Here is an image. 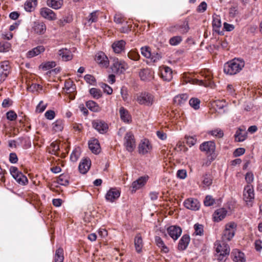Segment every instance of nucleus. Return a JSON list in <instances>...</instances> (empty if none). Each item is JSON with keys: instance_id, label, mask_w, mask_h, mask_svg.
I'll return each mask as SVG.
<instances>
[{"instance_id": "nucleus-29", "label": "nucleus", "mask_w": 262, "mask_h": 262, "mask_svg": "<svg viewBox=\"0 0 262 262\" xmlns=\"http://www.w3.org/2000/svg\"><path fill=\"white\" fill-rule=\"evenodd\" d=\"M134 245L137 252H141L143 246V242L142 236L140 233L137 234L135 237Z\"/></svg>"}, {"instance_id": "nucleus-5", "label": "nucleus", "mask_w": 262, "mask_h": 262, "mask_svg": "<svg viewBox=\"0 0 262 262\" xmlns=\"http://www.w3.org/2000/svg\"><path fill=\"white\" fill-rule=\"evenodd\" d=\"M243 199L248 205L251 206V203L254 199V192L253 185L247 184L243 191Z\"/></svg>"}, {"instance_id": "nucleus-17", "label": "nucleus", "mask_w": 262, "mask_h": 262, "mask_svg": "<svg viewBox=\"0 0 262 262\" xmlns=\"http://www.w3.org/2000/svg\"><path fill=\"white\" fill-rule=\"evenodd\" d=\"M93 127L101 134L106 133L108 129V126L104 122L100 120H94L92 122Z\"/></svg>"}, {"instance_id": "nucleus-57", "label": "nucleus", "mask_w": 262, "mask_h": 262, "mask_svg": "<svg viewBox=\"0 0 262 262\" xmlns=\"http://www.w3.org/2000/svg\"><path fill=\"white\" fill-rule=\"evenodd\" d=\"M201 74L203 76H204L208 81L211 80L212 78V73L209 70H204L201 71Z\"/></svg>"}, {"instance_id": "nucleus-26", "label": "nucleus", "mask_w": 262, "mask_h": 262, "mask_svg": "<svg viewBox=\"0 0 262 262\" xmlns=\"http://www.w3.org/2000/svg\"><path fill=\"white\" fill-rule=\"evenodd\" d=\"M89 147L94 154H97L100 151V146L99 141L96 139H91L89 142Z\"/></svg>"}, {"instance_id": "nucleus-44", "label": "nucleus", "mask_w": 262, "mask_h": 262, "mask_svg": "<svg viewBox=\"0 0 262 262\" xmlns=\"http://www.w3.org/2000/svg\"><path fill=\"white\" fill-rule=\"evenodd\" d=\"M69 176L64 174L60 175L57 179V182L59 184L64 186L69 184Z\"/></svg>"}, {"instance_id": "nucleus-20", "label": "nucleus", "mask_w": 262, "mask_h": 262, "mask_svg": "<svg viewBox=\"0 0 262 262\" xmlns=\"http://www.w3.org/2000/svg\"><path fill=\"white\" fill-rule=\"evenodd\" d=\"M227 211L224 208L216 209L213 214V220L215 222L222 221L227 215Z\"/></svg>"}, {"instance_id": "nucleus-33", "label": "nucleus", "mask_w": 262, "mask_h": 262, "mask_svg": "<svg viewBox=\"0 0 262 262\" xmlns=\"http://www.w3.org/2000/svg\"><path fill=\"white\" fill-rule=\"evenodd\" d=\"M86 106L91 111L99 112L101 109L99 105L93 100H89L86 102Z\"/></svg>"}, {"instance_id": "nucleus-61", "label": "nucleus", "mask_w": 262, "mask_h": 262, "mask_svg": "<svg viewBox=\"0 0 262 262\" xmlns=\"http://www.w3.org/2000/svg\"><path fill=\"white\" fill-rule=\"evenodd\" d=\"M245 180L248 184H251L254 180V176L252 172H248L245 175Z\"/></svg>"}, {"instance_id": "nucleus-4", "label": "nucleus", "mask_w": 262, "mask_h": 262, "mask_svg": "<svg viewBox=\"0 0 262 262\" xmlns=\"http://www.w3.org/2000/svg\"><path fill=\"white\" fill-rule=\"evenodd\" d=\"M216 252L219 253L218 260L220 261H225L227 256L229 254L230 248L228 245L223 241L222 243L217 244Z\"/></svg>"}, {"instance_id": "nucleus-55", "label": "nucleus", "mask_w": 262, "mask_h": 262, "mask_svg": "<svg viewBox=\"0 0 262 262\" xmlns=\"http://www.w3.org/2000/svg\"><path fill=\"white\" fill-rule=\"evenodd\" d=\"M215 203L214 199L211 195H207L204 201V204L206 206H210Z\"/></svg>"}, {"instance_id": "nucleus-43", "label": "nucleus", "mask_w": 262, "mask_h": 262, "mask_svg": "<svg viewBox=\"0 0 262 262\" xmlns=\"http://www.w3.org/2000/svg\"><path fill=\"white\" fill-rule=\"evenodd\" d=\"M64 88L67 93H72L75 91V86L73 81L71 80L66 81L64 83Z\"/></svg>"}, {"instance_id": "nucleus-30", "label": "nucleus", "mask_w": 262, "mask_h": 262, "mask_svg": "<svg viewBox=\"0 0 262 262\" xmlns=\"http://www.w3.org/2000/svg\"><path fill=\"white\" fill-rule=\"evenodd\" d=\"M59 55L62 60L69 61L73 58V55L70 50L64 48L60 49L58 52Z\"/></svg>"}, {"instance_id": "nucleus-9", "label": "nucleus", "mask_w": 262, "mask_h": 262, "mask_svg": "<svg viewBox=\"0 0 262 262\" xmlns=\"http://www.w3.org/2000/svg\"><path fill=\"white\" fill-rule=\"evenodd\" d=\"M152 149V145L147 139L141 140L138 146V151L140 154L145 155L149 153Z\"/></svg>"}, {"instance_id": "nucleus-40", "label": "nucleus", "mask_w": 262, "mask_h": 262, "mask_svg": "<svg viewBox=\"0 0 262 262\" xmlns=\"http://www.w3.org/2000/svg\"><path fill=\"white\" fill-rule=\"evenodd\" d=\"M155 242L156 245L160 248H161V250L165 253H167L168 252V248L165 246L164 243V242L159 236L155 237Z\"/></svg>"}, {"instance_id": "nucleus-7", "label": "nucleus", "mask_w": 262, "mask_h": 262, "mask_svg": "<svg viewBox=\"0 0 262 262\" xmlns=\"http://www.w3.org/2000/svg\"><path fill=\"white\" fill-rule=\"evenodd\" d=\"M128 68L126 62L123 60H120L118 58L114 59L112 66V71L116 73H122Z\"/></svg>"}, {"instance_id": "nucleus-16", "label": "nucleus", "mask_w": 262, "mask_h": 262, "mask_svg": "<svg viewBox=\"0 0 262 262\" xmlns=\"http://www.w3.org/2000/svg\"><path fill=\"white\" fill-rule=\"evenodd\" d=\"M184 206L192 210H198L200 207V203L197 199L189 198L184 202Z\"/></svg>"}, {"instance_id": "nucleus-22", "label": "nucleus", "mask_w": 262, "mask_h": 262, "mask_svg": "<svg viewBox=\"0 0 262 262\" xmlns=\"http://www.w3.org/2000/svg\"><path fill=\"white\" fill-rule=\"evenodd\" d=\"M169 235L174 240H177L180 236V228L177 226H171L167 228Z\"/></svg>"}, {"instance_id": "nucleus-59", "label": "nucleus", "mask_w": 262, "mask_h": 262, "mask_svg": "<svg viewBox=\"0 0 262 262\" xmlns=\"http://www.w3.org/2000/svg\"><path fill=\"white\" fill-rule=\"evenodd\" d=\"M7 119L10 121H14L17 118V114L13 111H10L6 113Z\"/></svg>"}, {"instance_id": "nucleus-54", "label": "nucleus", "mask_w": 262, "mask_h": 262, "mask_svg": "<svg viewBox=\"0 0 262 262\" xmlns=\"http://www.w3.org/2000/svg\"><path fill=\"white\" fill-rule=\"evenodd\" d=\"M196 142V139L192 137H185L183 143H186L190 147L194 145Z\"/></svg>"}, {"instance_id": "nucleus-12", "label": "nucleus", "mask_w": 262, "mask_h": 262, "mask_svg": "<svg viewBox=\"0 0 262 262\" xmlns=\"http://www.w3.org/2000/svg\"><path fill=\"white\" fill-rule=\"evenodd\" d=\"M183 79V84H187L188 83H190L191 84H198L199 85H205L206 86L207 84L205 82L204 80H199L197 79H193L191 77H190V74L189 73H184L182 75V77H181V79Z\"/></svg>"}, {"instance_id": "nucleus-1", "label": "nucleus", "mask_w": 262, "mask_h": 262, "mask_svg": "<svg viewBox=\"0 0 262 262\" xmlns=\"http://www.w3.org/2000/svg\"><path fill=\"white\" fill-rule=\"evenodd\" d=\"M244 66V60L239 58H234L225 63L224 71L227 74L235 75L239 73Z\"/></svg>"}, {"instance_id": "nucleus-64", "label": "nucleus", "mask_w": 262, "mask_h": 262, "mask_svg": "<svg viewBox=\"0 0 262 262\" xmlns=\"http://www.w3.org/2000/svg\"><path fill=\"white\" fill-rule=\"evenodd\" d=\"M169 42L171 46L178 45L180 42V37L174 36L169 39Z\"/></svg>"}, {"instance_id": "nucleus-47", "label": "nucleus", "mask_w": 262, "mask_h": 262, "mask_svg": "<svg viewBox=\"0 0 262 262\" xmlns=\"http://www.w3.org/2000/svg\"><path fill=\"white\" fill-rule=\"evenodd\" d=\"M80 149L79 148H75L70 156V159L72 162H76L80 157Z\"/></svg>"}, {"instance_id": "nucleus-18", "label": "nucleus", "mask_w": 262, "mask_h": 262, "mask_svg": "<svg viewBox=\"0 0 262 262\" xmlns=\"http://www.w3.org/2000/svg\"><path fill=\"white\" fill-rule=\"evenodd\" d=\"M235 141L236 142H243L247 138V132L246 127L244 126L237 128L234 135Z\"/></svg>"}, {"instance_id": "nucleus-3", "label": "nucleus", "mask_w": 262, "mask_h": 262, "mask_svg": "<svg viewBox=\"0 0 262 262\" xmlns=\"http://www.w3.org/2000/svg\"><path fill=\"white\" fill-rule=\"evenodd\" d=\"M237 224L234 222H230L225 225L222 233V239L223 241H230L235 235L237 228Z\"/></svg>"}, {"instance_id": "nucleus-60", "label": "nucleus", "mask_w": 262, "mask_h": 262, "mask_svg": "<svg viewBox=\"0 0 262 262\" xmlns=\"http://www.w3.org/2000/svg\"><path fill=\"white\" fill-rule=\"evenodd\" d=\"M10 172L13 178L15 177L17 178L18 177V174L19 175V173H21L18 170V168L15 166H11L10 168Z\"/></svg>"}, {"instance_id": "nucleus-6", "label": "nucleus", "mask_w": 262, "mask_h": 262, "mask_svg": "<svg viewBox=\"0 0 262 262\" xmlns=\"http://www.w3.org/2000/svg\"><path fill=\"white\" fill-rule=\"evenodd\" d=\"M124 146L128 152H132L136 148V140L132 132L126 133L124 138Z\"/></svg>"}, {"instance_id": "nucleus-41", "label": "nucleus", "mask_w": 262, "mask_h": 262, "mask_svg": "<svg viewBox=\"0 0 262 262\" xmlns=\"http://www.w3.org/2000/svg\"><path fill=\"white\" fill-rule=\"evenodd\" d=\"M11 49V44L8 41H0V52H7Z\"/></svg>"}, {"instance_id": "nucleus-51", "label": "nucleus", "mask_w": 262, "mask_h": 262, "mask_svg": "<svg viewBox=\"0 0 262 262\" xmlns=\"http://www.w3.org/2000/svg\"><path fill=\"white\" fill-rule=\"evenodd\" d=\"M141 54L145 58H149L151 57V53L150 50L148 47H144L141 48Z\"/></svg>"}, {"instance_id": "nucleus-48", "label": "nucleus", "mask_w": 262, "mask_h": 262, "mask_svg": "<svg viewBox=\"0 0 262 262\" xmlns=\"http://www.w3.org/2000/svg\"><path fill=\"white\" fill-rule=\"evenodd\" d=\"M90 93L95 99H99L102 96L101 90L96 88L91 89L90 90Z\"/></svg>"}, {"instance_id": "nucleus-19", "label": "nucleus", "mask_w": 262, "mask_h": 262, "mask_svg": "<svg viewBox=\"0 0 262 262\" xmlns=\"http://www.w3.org/2000/svg\"><path fill=\"white\" fill-rule=\"evenodd\" d=\"M147 179L144 177H141L138 180L134 181L131 186V191L133 193L142 188L146 184Z\"/></svg>"}, {"instance_id": "nucleus-63", "label": "nucleus", "mask_w": 262, "mask_h": 262, "mask_svg": "<svg viewBox=\"0 0 262 262\" xmlns=\"http://www.w3.org/2000/svg\"><path fill=\"white\" fill-rule=\"evenodd\" d=\"M45 117L50 120H53L55 117V113L54 111L48 110L45 114Z\"/></svg>"}, {"instance_id": "nucleus-10", "label": "nucleus", "mask_w": 262, "mask_h": 262, "mask_svg": "<svg viewBox=\"0 0 262 262\" xmlns=\"http://www.w3.org/2000/svg\"><path fill=\"white\" fill-rule=\"evenodd\" d=\"M10 67L8 61H4L0 64V83L3 82L10 73Z\"/></svg>"}, {"instance_id": "nucleus-42", "label": "nucleus", "mask_w": 262, "mask_h": 262, "mask_svg": "<svg viewBox=\"0 0 262 262\" xmlns=\"http://www.w3.org/2000/svg\"><path fill=\"white\" fill-rule=\"evenodd\" d=\"M14 179L20 185H26L28 183L27 178L23 173H19L17 178L15 177Z\"/></svg>"}, {"instance_id": "nucleus-45", "label": "nucleus", "mask_w": 262, "mask_h": 262, "mask_svg": "<svg viewBox=\"0 0 262 262\" xmlns=\"http://www.w3.org/2000/svg\"><path fill=\"white\" fill-rule=\"evenodd\" d=\"M190 237L189 235L185 234L181 238V250L185 249L190 242Z\"/></svg>"}, {"instance_id": "nucleus-49", "label": "nucleus", "mask_w": 262, "mask_h": 262, "mask_svg": "<svg viewBox=\"0 0 262 262\" xmlns=\"http://www.w3.org/2000/svg\"><path fill=\"white\" fill-rule=\"evenodd\" d=\"M127 56L132 60L137 61L140 59L139 53L135 50H130L127 54Z\"/></svg>"}, {"instance_id": "nucleus-32", "label": "nucleus", "mask_w": 262, "mask_h": 262, "mask_svg": "<svg viewBox=\"0 0 262 262\" xmlns=\"http://www.w3.org/2000/svg\"><path fill=\"white\" fill-rule=\"evenodd\" d=\"M233 256V260L235 262H245V258L244 254L239 251L238 249H234L231 253Z\"/></svg>"}, {"instance_id": "nucleus-15", "label": "nucleus", "mask_w": 262, "mask_h": 262, "mask_svg": "<svg viewBox=\"0 0 262 262\" xmlns=\"http://www.w3.org/2000/svg\"><path fill=\"white\" fill-rule=\"evenodd\" d=\"M120 196V191L116 188H111L106 193L105 195V199L111 203L115 202Z\"/></svg>"}, {"instance_id": "nucleus-62", "label": "nucleus", "mask_w": 262, "mask_h": 262, "mask_svg": "<svg viewBox=\"0 0 262 262\" xmlns=\"http://www.w3.org/2000/svg\"><path fill=\"white\" fill-rule=\"evenodd\" d=\"M212 26L214 29H219L221 27V21L218 17L213 18Z\"/></svg>"}, {"instance_id": "nucleus-8", "label": "nucleus", "mask_w": 262, "mask_h": 262, "mask_svg": "<svg viewBox=\"0 0 262 262\" xmlns=\"http://www.w3.org/2000/svg\"><path fill=\"white\" fill-rule=\"evenodd\" d=\"M46 30L47 26L43 22L39 21L33 22L31 28V32L34 34L39 35H43L46 33Z\"/></svg>"}, {"instance_id": "nucleus-14", "label": "nucleus", "mask_w": 262, "mask_h": 262, "mask_svg": "<svg viewBox=\"0 0 262 262\" xmlns=\"http://www.w3.org/2000/svg\"><path fill=\"white\" fill-rule=\"evenodd\" d=\"M139 76L142 81H150L154 78V72L148 68L143 69L139 71Z\"/></svg>"}, {"instance_id": "nucleus-53", "label": "nucleus", "mask_w": 262, "mask_h": 262, "mask_svg": "<svg viewBox=\"0 0 262 262\" xmlns=\"http://www.w3.org/2000/svg\"><path fill=\"white\" fill-rule=\"evenodd\" d=\"M55 66V62L54 61H48L45 63H42L40 67L44 70H49L53 67Z\"/></svg>"}, {"instance_id": "nucleus-11", "label": "nucleus", "mask_w": 262, "mask_h": 262, "mask_svg": "<svg viewBox=\"0 0 262 262\" xmlns=\"http://www.w3.org/2000/svg\"><path fill=\"white\" fill-rule=\"evenodd\" d=\"M200 149L206 154L212 155L215 152V144L213 141H207L200 145Z\"/></svg>"}, {"instance_id": "nucleus-28", "label": "nucleus", "mask_w": 262, "mask_h": 262, "mask_svg": "<svg viewBox=\"0 0 262 262\" xmlns=\"http://www.w3.org/2000/svg\"><path fill=\"white\" fill-rule=\"evenodd\" d=\"M98 11H95L91 13L89 16L85 18L84 23L85 25L90 26L92 23L98 20Z\"/></svg>"}, {"instance_id": "nucleus-34", "label": "nucleus", "mask_w": 262, "mask_h": 262, "mask_svg": "<svg viewBox=\"0 0 262 262\" xmlns=\"http://www.w3.org/2000/svg\"><path fill=\"white\" fill-rule=\"evenodd\" d=\"M63 250L62 248L60 247L55 251L53 262H63Z\"/></svg>"}, {"instance_id": "nucleus-2", "label": "nucleus", "mask_w": 262, "mask_h": 262, "mask_svg": "<svg viewBox=\"0 0 262 262\" xmlns=\"http://www.w3.org/2000/svg\"><path fill=\"white\" fill-rule=\"evenodd\" d=\"M135 99L139 104L146 106H150L155 102L154 96L145 92L137 94L135 96Z\"/></svg>"}, {"instance_id": "nucleus-38", "label": "nucleus", "mask_w": 262, "mask_h": 262, "mask_svg": "<svg viewBox=\"0 0 262 262\" xmlns=\"http://www.w3.org/2000/svg\"><path fill=\"white\" fill-rule=\"evenodd\" d=\"M53 129L57 132L61 131L64 126V121L62 119H58L52 124Z\"/></svg>"}, {"instance_id": "nucleus-24", "label": "nucleus", "mask_w": 262, "mask_h": 262, "mask_svg": "<svg viewBox=\"0 0 262 262\" xmlns=\"http://www.w3.org/2000/svg\"><path fill=\"white\" fill-rule=\"evenodd\" d=\"M120 118L125 123H129L132 121V117L128 111L124 107H121L119 109Z\"/></svg>"}, {"instance_id": "nucleus-37", "label": "nucleus", "mask_w": 262, "mask_h": 262, "mask_svg": "<svg viewBox=\"0 0 262 262\" xmlns=\"http://www.w3.org/2000/svg\"><path fill=\"white\" fill-rule=\"evenodd\" d=\"M37 5V0H27L24 4V8L28 12L32 11Z\"/></svg>"}, {"instance_id": "nucleus-27", "label": "nucleus", "mask_w": 262, "mask_h": 262, "mask_svg": "<svg viewBox=\"0 0 262 262\" xmlns=\"http://www.w3.org/2000/svg\"><path fill=\"white\" fill-rule=\"evenodd\" d=\"M91 165L89 159H83L79 165V170L81 173L85 174L89 170Z\"/></svg>"}, {"instance_id": "nucleus-25", "label": "nucleus", "mask_w": 262, "mask_h": 262, "mask_svg": "<svg viewBox=\"0 0 262 262\" xmlns=\"http://www.w3.org/2000/svg\"><path fill=\"white\" fill-rule=\"evenodd\" d=\"M45 51V48L43 46H38L29 51L26 54V56L27 58H31L38 55Z\"/></svg>"}, {"instance_id": "nucleus-52", "label": "nucleus", "mask_w": 262, "mask_h": 262, "mask_svg": "<svg viewBox=\"0 0 262 262\" xmlns=\"http://www.w3.org/2000/svg\"><path fill=\"white\" fill-rule=\"evenodd\" d=\"M209 134L217 138H222L224 136L223 130L220 128H216L209 132Z\"/></svg>"}, {"instance_id": "nucleus-31", "label": "nucleus", "mask_w": 262, "mask_h": 262, "mask_svg": "<svg viewBox=\"0 0 262 262\" xmlns=\"http://www.w3.org/2000/svg\"><path fill=\"white\" fill-rule=\"evenodd\" d=\"M125 42L123 40H120L114 42L112 45V48L116 53H120L124 50L125 46Z\"/></svg>"}, {"instance_id": "nucleus-35", "label": "nucleus", "mask_w": 262, "mask_h": 262, "mask_svg": "<svg viewBox=\"0 0 262 262\" xmlns=\"http://www.w3.org/2000/svg\"><path fill=\"white\" fill-rule=\"evenodd\" d=\"M47 3L48 6L55 9H58L63 4L62 0H47Z\"/></svg>"}, {"instance_id": "nucleus-13", "label": "nucleus", "mask_w": 262, "mask_h": 262, "mask_svg": "<svg viewBox=\"0 0 262 262\" xmlns=\"http://www.w3.org/2000/svg\"><path fill=\"white\" fill-rule=\"evenodd\" d=\"M39 14L42 17L49 20H55L57 19L56 13L47 7H43L40 9Z\"/></svg>"}, {"instance_id": "nucleus-50", "label": "nucleus", "mask_w": 262, "mask_h": 262, "mask_svg": "<svg viewBox=\"0 0 262 262\" xmlns=\"http://www.w3.org/2000/svg\"><path fill=\"white\" fill-rule=\"evenodd\" d=\"M47 105V103H45L43 101H40L36 107V112L37 113H42L46 110Z\"/></svg>"}, {"instance_id": "nucleus-39", "label": "nucleus", "mask_w": 262, "mask_h": 262, "mask_svg": "<svg viewBox=\"0 0 262 262\" xmlns=\"http://www.w3.org/2000/svg\"><path fill=\"white\" fill-rule=\"evenodd\" d=\"M60 148L58 142H52L49 147V152L51 154L59 156Z\"/></svg>"}, {"instance_id": "nucleus-56", "label": "nucleus", "mask_w": 262, "mask_h": 262, "mask_svg": "<svg viewBox=\"0 0 262 262\" xmlns=\"http://www.w3.org/2000/svg\"><path fill=\"white\" fill-rule=\"evenodd\" d=\"M194 233L196 235H202L203 234V226L202 225L196 224L194 226Z\"/></svg>"}, {"instance_id": "nucleus-21", "label": "nucleus", "mask_w": 262, "mask_h": 262, "mask_svg": "<svg viewBox=\"0 0 262 262\" xmlns=\"http://www.w3.org/2000/svg\"><path fill=\"white\" fill-rule=\"evenodd\" d=\"M95 60L102 67L107 68L109 66L108 59L103 52H99L96 55Z\"/></svg>"}, {"instance_id": "nucleus-36", "label": "nucleus", "mask_w": 262, "mask_h": 262, "mask_svg": "<svg viewBox=\"0 0 262 262\" xmlns=\"http://www.w3.org/2000/svg\"><path fill=\"white\" fill-rule=\"evenodd\" d=\"M212 183V177L210 174L206 173L202 177V184L203 187H209Z\"/></svg>"}, {"instance_id": "nucleus-23", "label": "nucleus", "mask_w": 262, "mask_h": 262, "mask_svg": "<svg viewBox=\"0 0 262 262\" xmlns=\"http://www.w3.org/2000/svg\"><path fill=\"white\" fill-rule=\"evenodd\" d=\"M161 77L164 80L169 81L172 77L171 69L168 67H164L161 68Z\"/></svg>"}, {"instance_id": "nucleus-46", "label": "nucleus", "mask_w": 262, "mask_h": 262, "mask_svg": "<svg viewBox=\"0 0 262 262\" xmlns=\"http://www.w3.org/2000/svg\"><path fill=\"white\" fill-rule=\"evenodd\" d=\"M190 105L194 110H198L200 108L201 101L196 98H192L189 100Z\"/></svg>"}, {"instance_id": "nucleus-58", "label": "nucleus", "mask_w": 262, "mask_h": 262, "mask_svg": "<svg viewBox=\"0 0 262 262\" xmlns=\"http://www.w3.org/2000/svg\"><path fill=\"white\" fill-rule=\"evenodd\" d=\"M114 20L116 23L121 24L125 20V19L122 14L117 13L115 15Z\"/></svg>"}]
</instances>
